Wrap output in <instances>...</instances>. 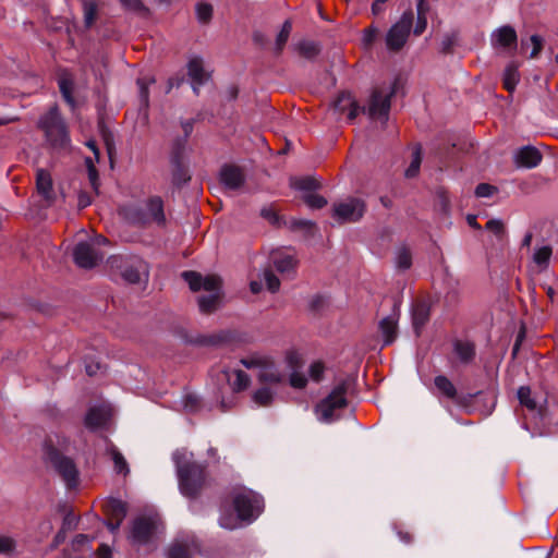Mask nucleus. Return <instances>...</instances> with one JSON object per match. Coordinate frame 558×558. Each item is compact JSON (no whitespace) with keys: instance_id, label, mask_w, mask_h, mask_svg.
Listing matches in <instances>:
<instances>
[{"instance_id":"nucleus-47","label":"nucleus","mask_w":558,"mask_h":558,"mask_svg":"<svg viewBox=\"0 0 558 558\" xmlns=\"http://www.w3.org/2000/svg\"><path fill=\"white\" fill-rule=\"evenodd\" d=\"M426 26H427V20H426V15H425V9H424V7H422V3H418L417 4V21H416V25L413 31L414 34L416 36L421 35L426 29Z\"/></svg>"},{"instance_id":"nucleus-36","label":"nucleus","mask_w":558,"mask_h":558,"mask_svg":"<svg viewBox=\"0 0 558 558\" xmlns=\"http://www.w3.org/2000/svg\"><path fill=\"white\" fill-rule=\"evenodd\" d=\"M529 45H532V51L530 53L531 59H535L538 57L539 52L543 49L544 46V39L539 35H532L527 40L522 39L521 40V48L524 49Z\"/></svg>"},{"instance_id":"nucleus-5","label":"nucleus","mask_w":558,"mask_h":558,"mask_svg":"<svg viewBox=\"0 0 558 558\" xmlns=\"http://www.w3.org/2000/svg\"><path fill=\"white\" fill-rule=\"evenodd\" d=\"M38 128L44 132L46 141L52 149H70L71 138L69 130L57 106L51 107L40 117Z\"/></svg>"},{"instance_id":"nucleus-32","label":"nucleus","mask_w":558,"mask_h":558,"mask_svg":"<svg viewBox=\"0 0 558 558\" xmlns=\"http://www.w3.org/2000/svg\"><path fill=\"white\" fill-rule=\"evenodd\" d=\"M275 397V392L268 387H262L253 393V401L259 407H268Z\"/></svg>"},{"instance_id":"nucleus-49","label":"nucleus","mask_w":558,"mask_h":558,"mask_svg":"<svg viewBox=\"0 0 558 558\" xmlns=\"http://www.w3.org/2000/svg\"><path fill=\"white\" fill-rule=\"evenodd\" d=\"M124 9L138 13H146L148 10L141 0H119Z\"/></svg>"},{"instance_id":"nucleus-45","label":"nucleus","mask_w":558,"mask_h":558,"mask_svg":"<svg viewBox=\"0 0 558 558\" xmlns=\"http://www.w3.org/2000/svg\"><path fill=\"white\" fill-rule=\"evenodd\" d=\"M286 362L291 369L296 371L302 365V354L295 349H290L286 352Z\"/></svg>"},{"instance_id":"nucleus-9","label":"nucleus","mask_w":558,"mask_h":558,"mask_svg":"<svg viewBox=\"0 0 558 558\" xmlns=\"http://www.w3.org/2000/svg\"><path fill=\"white\" fill-rule=\"evenodd\" d=\"M45 453L48 462L61 476L66 487L75 488L78 485V470L74 461L49 444L45 446Z\"/></svg>"},{"instance_id":"nucleus-2","label":"nucleus","mask_w":558,"mask_h":558,"mask_svg":"<svg viewBox=\"0 0 558 558\" xmlns=\"http://www.w3.org/2000/svg\"><path fill=\"white\" fill-rule=\"evenodd\" d=\"M233 508L236 513L230 509L223 508L219 524L227 530L241 527L244 523L253 522L263 511V498L251 489L242 488L233 496Z\"/></svg>"},{"instance_id":"nucleus-4","label":"nucleus","mask_w":558,"mask_h":558,"mask_svg":"<svg viewBox=\"0 0 558 558\" xmlns=\"http://www.w3.org/2000/svg\"><path fill=\"white\" fill-rule=\"evenodd\" d=\"M182 278L192 291L204 290L207 294L199 296L198 305L202 313L214 312L221 300V279L215 275L203 277L196 271H184Z\"/></svg>"},{"instance_id":"nucleus-22","label":"nucleus","mask_w":558,"mask_h":558,"mask_svg":"<svg viewBox=\"0 0 558 558\" xmlns=\"http://www.w3.org/2000/svg\"><path fill=\"white\" fill-rule=\"evenodd\" d=\"M271 260L276 269L281 274L292 272L298 260L292 252H276L271 255Z\"/></svg>"},{"instance_id":"nucleus-24","label":"nucleus","mask_w":558,"mask_h":558,"mask_svg":"<svg viewBox=\"0 0 558 558\" xmlns=\"http://www.w3.org/2000/svg\"><path fill=\"white\" fill-rule=\"evenodd\" d=\"M379 328L386 345L393 342L397 336V318L393 315L385 317L379 323Z\"/></svg>"},{"instance_id":"nucleus-62","label":"nucleus","mask_w":558,"mask_h":558,"mask_svg":"<svg viewBox=\"0 0 558 558\" xmlns=\"http://www.w3.org/2000/svg\"><path fill=\"white\" fill-rule=\"evenodd\" d=\"M148 209H162L163 202L160 196H153L148 199Z\"/></svg>"},{"instance_id":"nucleus-1","label":"nucleus","mask_w":558,"mask_h":558,"mask_svg":"<svg viewBox=\"0 0 558 558\" xmlns=\"http://www.w3.org/2000/svg\"><path fill=\"white\" fill-rule=\"evenodd\" d=\"M395 94V86L374 88L367 107H359L350 93H341L333 102V110L345 113L349 121H353L360 111L367 113L371 120L386 123L389 118L390 99Z\"/></svg>"},{"instance_id":"nucleus-63","label":"nucleus","mask_w":558,"mask_h":558,"mask_svg":"<svg viewBox=\"0 0 558 558\" xmlns=\"http://www.w3.org/2000/svg\"><path fill=\"white\" fill-rule=\"evenodd\" d=\"M98 558H112L111 549L108 545L101 544L97 550Z\"/></svg>"},{"instance_id":"nucleus-48","label":"nucleus","mask_w":558,"mask_h":558,"mask_svg":"<svg viewBox=\"0 0 558 558\" xmlns=\"http://www.w3.org/2000/svg\"><path fill=\"white\" fill-rule=\"evenodd\" d=\"M366 204L359 198H351L348 202H341L339 204H335L332 209H364Z\"/></svg>"},{"instance_id":"nucleus-10","label":"nucleus","mask_w":558,"mask_h":558,"mask_svg":"<svg viewBox=\"0 0 558 558\" xmlns=\"http://www.w3.org/2000/svg\"><path fill=\"white\" fill-rule=\"evenodd\" d=\"M414 14L412 10L405 11L400 20L395 23L386 35V45L390 51H399L405 45L413 25Z\"/></svg>"},{"instance_id":"nucleus-18","label":"nucleus","mask_w":558,"mask_h":558,"mask_svg":"<svg viewBox=\"0 0 558 558\" xmlns=\"http://www.w3.org/2000/svg\"><path fill=\"white\" fill-rule=\"evenodd\" d=\"M111 412L108 404L90 408L85 416V426L93 430L104 427L110 420Z\"/></svg>"},{"instance_id":"nucleus-7","label":"nucleus","mask_w":558,"mask_h":558,"mask_svg":"<svg viewBox=\"0 0 558 558\" xmlns=\"http://www.w3.org/2000/svg\"><path fill=\"white\" fill-rule=\"evenodd\" d=\"M348 389L349 383L342 380L326 398L317 403L315 413L320 422L330 423L340 416V411L348 405Z\"/></svg>"},{"instance_id":"nucleus-19","label":"nucleus","mask_w":558,"mask_h":558,"mask_svg":"<svg viewBox=\"0 0 558 558\" xmlns=\"http://www.w3.org/2000/svg\"><path fill=\"white\" fill-rule=\"evenodd\" d=\"M492 45L495 48L512 49L517 47L518 36L515 29L510 25L497 28L492 34Z\"/></svg>"},{"instance_id":"nucleus-13","label":"nucleus","mask_w":558,"mask_h":558,"mask_svg":"<svg viewBox=\"0 0 558 558\" xmlns=\"http://www.w3.org/2000/svg\"><path fill=\"white\" fill-rule=\"evenodd\" d=\"M105 253L88 242H80L73 251L75 264L81 268H93L102 260Z\"/></svg>"},{"instance_id":"nucleus-64","label":"nucleus","mask_w":558,"mask_h":558,"mask_svg":"<svg viewBox=\"0 0 558 558\" xmlns=\"http://www.w3.org/2000/svg\"><path fill=\"white\" fill-rule=\"evenodd\" d=\"M454 43H456V38H454V36H447V37L442 40V44H441L442 51H444V52H450V51H451L452 46L454 45Z\"/></svg>"},{"instance_id":"nucleus-56","label":"nucleus","mask_w":558,"mask_h":558,"mask_svg":"<svg viewBox=\"0 0 558 558\" xmlns=\"http://www.w3.org/2000/svg\"><path fill=\"white\" fill-rule=\"evenodd\" d=\"M494 192L495 187L486 183H481L475 189V194L477 197H488L493 195Z\"/></svg>"},{"instance_id":"nucleus-35","label":"nucleus","mask_w":558,"mask_h":558,"mask_svg":"<svg viewBox=\"0 0 558 558\" xmlns=\"http://www.w3.org/2000/svg\"><path fill=\"white\" fill-rule=\"evenodd\" d=\"M413 327L415 332L418 335L420 329L425 325L428 319V311L424 305H417L413 310L412 314Z\"/></svg>"},{"instance_id":"nucleus-6","label":"nucleus","mask_w":558,"mask_h":558,"mask_svg":"<svg viewBox=\"0 0 558 558\" xmlns=\"http://www.w3.org/2000/svg\"><path fill=\"white\" fill-rule=\"evenodd\" d=\"M110 270L130 284H146L149 279L148 264L137 256L112 255L108 258Z\"/></svg>"},{"instance_id":"nucleus-15","label":"nucleus","mask_w":558,"mask_h":558,"mask_svg":"<svg viewBox=\"0 0 558 558\" xmlns=\"http://www.w3.org/2000/svg\"><path fill=\"white\" fill-rule=\"evenodd\" d=\"M104 509L108 517L106 524L112 533H116L126 515V504L120 499L110 498L104 504Z\"/></svg>"},{"instance_id":"nucleus-51","label":"nucleus","mask_w":558,"mask_h":558,"mask_svg":"<svg viewBox=\"0 0 558 558\" xmlns=\"http://www.w3.org/2000/svg\"><path fill=\"white\" fill-rule=\"evenodd\" d=\"M264 279L269 291L277 292L279 290L280 281L270 270L264 272Z\"/></svg>"},{"instance_id":"nucleus-20","label":"nucleus","mask_w":558,"mask_h":558,"mask_svg":"<svg viewBox=\"0 0 558 558\" xmlns=\"http://www.w3.org/2000/svg\"><path fill=\"white\" fill-rule=\"evenodd\" d=\"M196 549V544L192 536L178 538L169 547L168 558H191Z\"/></svg>"},{"instance_id":"nucleus-39","label":"nucleus","mask_w":558,"mask_h":558,"mask_svg":"<svg viewBox=\"0 0 558 558\" xmlns=\"http://www.w3.org/2000/svg\"><path fill=\"white\" fill-rule=\"evenodd\" d=\"M412 265V255L407 247H401L396 255V266L398 269L407 270Z\"/></svg>"},{"instance_id":"nucleus-54","label":"nucleus","mask_w":558,"mask_h":558,"mask_svg":"<svg viewBox=\"0 0 558 558\" xmlns=\"http://www.w3.org/2000/svg\"><path fill=\"white\" fill-rule=\"evenodd\" d=\"M90 542L92 538H89L87 535L78 534L73 539L72 547L74 550H81L84 546L89 547Z\"/></svg>"},{"instance_id":"nucleus-29","label":"nucleus","mask_w":558,"mask_h":558,"mask_svg":"<svg viewBox=\"0 0 558 558\" xmlns=\"http://www.w3.org/2000/svg\"><path fill=\"white\" fill-rule=\"evenodd\" d=\"M434 383L437 390L446 398L454 399L457 397L454 385L446 376H436Z\"/></svg>"},{"instance_id":"nucleus-3","label":"nucleus","mask_w":558,"mask_h":558,"mask_svg":"<svg viewBox=\"0 0 558 558\" xmlns=\"http://www.w3.org/2000/svg\"><path fill=\"white\" fill-rule=\"evenodd\" d=\"M192 458L193 454L185 449H179L173 453L179 488L186 497H195L206 483L204 466L192 461Z\"/></svg>"},{"instance_id":"nucleus-21","label":"nucleus","mask_w":558,"mask_h":558,"mask_svg":"<svg viewBox=\"0 0 558 558\" xmlns=\"http://www.w3.org/2000/svg\"><path fill=\"white\" fill-rule=\"evenodd\" d=\"M514 161L519 167L534 168L542 161V154L535 147L524 146L517 150Z\"/></svg>"},{"instance_id":"nucleus-30","label":"nucleus","mask_w":558,"mask_h":558,"mask_svg":"<svg viewBox=\"0 0 558 558\" xmlns=\"http://www.w3.org/2000/svg\"><path fill=\"white\" fill-rule=\"evenodd\" d=\"M551 254L553 250L549 245H543L535 250L533 254V262L536 264L539 270H544L548 267Z\"/></svg>"},{"instance_id":"nucleus-14","label":"nucleus","mask_w":558,"mask_h":558,"mask_svg":"<svg viewBox=\"0 0 558 558\" xmlns=\"http://www.w3.org/2000/svg\"><path fill=\"white\" fill-rule=\"evenodd\" d=\"M262 217L268 221L269 223L281 227L287 226L290 230L295 232H301L304 235H312L314 234L316 228L315 226L308 221L303 219H291L289 221L283 220V218L280 215V211H260Z\"/></svg>"},{"instance_id":"nucleus-38","label":"nucleus","mask_w":558,"mask_h":558,"mask_svg":"<svg viewBox=\"0 0 558 558\" xmlns=\"http://www.w3.org/2000/svg\"><path fill=\"white\" fill-rule=\"evenodd\" d=\"M85 165H86L90 186H92L94 193L97 194L98 186H99V175H98L96 166L94 163V160L90 157H87L85 159Z\"/></svg>"},{"instance_id":"nucleus-31","label":"nucleus","mask_w":558,"mask_h":558,"mask_svg":"<svg viewBox=\"0 0 558 558\" xmlns=\"http://www.w3.org/2000/svg\"><path fill=\"white\" fill-rule=\"evenodd\" d=\"M58 83H59V88H60L63 99L66 101L68 105H70L71 107H74L75 100L72 95V92H73L72 80L69 76L63 75L59 78Z\"/></svg>"},{"instance_id":"nucleus-52","label":"nucleus","mask_w":558,"mask_h":558,"mask_svg":"<svg viewBox=\"0 0 558 558\" xmlns=\"http://www.w3.org/2000/svg\"><path fill=\"white\" fill-rule=\"evenodd\" d=\"M377 34L378 29L374 26H369L366 29H364L362 41L365 48H369L373 45L374 40L377 37Z\"/></svg>"},{"instance_id":"nucleus-40","label":"nucleus","mask_w":558,"mask_h":558,"mask_svg":"<svg viewBox=\"0 0 558 558\" xmlns=\"http://www.w3.org/2000/svg\"><path fill=\"white\" fill-rule=\"evenodd\" d=\"M83 12L86 26H92L97 16V4L92 0H84Z\"/></svg>"},{"instance_id":"nucleus-11","label":"nucleus","mask_w":558,"mask_h":558,"mask_svg":"<svg viewBox=\"0 0 558 558\" xmlns=\"http://www.w3.org/2000/svg\"><path fill=\"white\" fill-rule=\"evenodd\" d=\"M291 185L295 190L304 192L303 201L310 208L322 209L328 205V202L324 196L315 193V191L320 187V183L317 179L313 177L295 178L292 179Z\"/></svg>"},{"instance_id":"nucleus-34","label":"nucleus","mask_w":558,"mask_h":558,"mask_svg":"<svg viewBox=\"0 0 558 558\" xmlns=\"http://www.w3.org/2000/svg\"><path fill=\"white\" fill-rule=\"evenodd\" d=\"M110 454L114 463L116 472L119 474L128 475L130 470L123 454L116 447L110 448Z\"/></svg>"},{"instance_id":"nucleus-28","label":"nucleus","mask_w":558,"mask_h":558,"mask_svg":"<svg viewBox=\"0 0 558 558\" xmlns=\"http://www.w3.org/2000/svg\"><path fill=\"white\" fill-rule=\"evenodd\" d=\"M185 150H186L185 140L177 138L173 141L171 151H170L171 166L185 163Z\"/></svg>"},{"instance_id":"nucleus-42","label":"nucleus","mask_w":558,"mask_h":558,"mask_svg":"<svg viewBox=\"0 0 558 558\" xmlns=\"http://www.w3.org/2000/svg\"><path fill=\"white\" fill-rule=\"evenodd\" d=\"M422 157H421V148L415 147L412 153V160L408 169L405 170V177L407 178H414L420 170Z\"/></svg>"},{"instance_id":"nucleus-41","label":"nucleus","mask_w":558,"mask_h":558,"mask_svg":"<svg viewBox=\"0 0 558 558\" xmlns=\"http://www.w3.org/2000/svg\"><path fill=\"white\" fill-rule=\"evenodd\" d=\"M172 179L175 184L186 183L190 180V174L186 163L172 166Z\"/></svg>"},{"instance_id":"nucleus-33","label":"nucleus","mask_w":558,"mask_h":558,"mask_svg":"<svg viewBox=\"0 0 558 558\" xmlns=\"http://www.w3.org/2000/svg\"><path fill=\"white\" fill-rule=\"evenodd\" d=\"M518 399L522 407H525L530 411L537 410V402L531 395L530 387L522 386L518 390Z\"/></svg>"},{"instance_id":"nucleus-8","label":"nucleus","mask_w":558,"mask_h":558,"mask_svg":"<svg viewBox=\"0 0 558 558\" xmlns=\"http://www.w3.org/2000/svg\"><path fill=\"white\" fill-rule=\"evenodd\" d=\"M241 364L248 369H257V378L263 384H279L284 378L274 361L265 354H251L242 359Z\"/></svg>"},{"instance_id":"nucleus-60","label":"nucleus","mask_w":558,"mask_h":558,"mask_svg":"<svg viewBox=\"0 0 558 558\" xmlns=\"http://www.w3.org/2000/svg\"><path fill=\"white\" fill-rule=\"evenodd\" d=\"M198 407V399L196 396H193V395H186L184 397V408L192 412V411H195Z\"/></svg>"},{"instance_id":"nucleus-44","label":"nucleus","mask_w":558,"mask_h":558,"mask_svg":"<svg viewBox=\"0 0 558 558\" xmlns=\"http://www.w3.org/2000/svg\"><path fill=\"white\" fill-rule=\"evenodd\" d=\"M361 217L362 211H333V220L339 223L357 221Z\"/></svg>"},{"instance_id":"nucleus-61","label":"nucleus","mask_w":558,"mask_h":558,"mask_svg":"<svg viewBox=\"0 0 558 558\" xmlns=\"http://www.w3.org/2000/svg\"><path fill=\"white\" fill-rule=\"evenodd\" d=\"M137 85L140 86V93L142 100L147 105L148 102V88L146 78H138Z\"/></svg>"},{"instance_id":"nucleus-55","label":"nucleus","mask_w":558,"mask_h":558,"mask_svg":"<svg viewBox=\"0 0 558 558\" xmlns=\"http://www.w3.org/2000/svg\"><path fill=\"white\" fill-rule=\"evenodd\" d=\"M15 547V542L13 538L8 536H0V554H9Z\"/></svg>"},{"instance_id":"nucleus-25","label":"nucleus","mask_w":558,"mask_h":558,"mask_svg":"<svg viewBox=\"0 0 558 558\" xmlns=\"http://www.w3.org/2000/svg\"><path fill=\"white\" fill-rule=\"evenodd\" d=\"M519 81L520 74L518 70V64L511 62L506 66L504 72L502 84L505 89H507L509 93H513Z\"/></svg>"},{"instance_id":"nucleus-17","label":"nucleus","mask_w":558,"mask_h":558,"mask_svg":"<svg viewBox=\"0 0 558 558\" xmlns=\"http://www.w3.org/2000/svg\"><path fill=\"white\" fill-rule=\"evenodd\" d=\"M220 182L228 190L240 189L244 181L245 175L240 167L233 165H226L220 170Z\"/></svg>"},{"instance_id":"nucleus-12","label":"nucleus","mask_w":558,"mask_h":558,"mask_svg":"<svg viewBox=\"0 0 558 558\" xmlns=\"http://www.w3.org/2000/svg\"><path fill=\"white\" fill-rule=\"evenodd\" d=\"M161 524L157 515L140 517L133 522L131 538L135 544H147Z\"/></svg>"},{"instance_id":"nucleus-46","label":"nucleus","mask_w":558,"mask_h":558,"mask_svg":"<svg viewBox=\"0 0 558 558\" xmlns=\"http://www.w3.org/2000/svg\"><path fill=\"white\" fill-rule=\"evenodd\" d=\"M196 15L201 23H208L213 16V7L208 3H198L196 7Z\"/></svg>"},{"instance_id":"nucleus-16","label":"nucleus","mask_w":558,"mask_h":558,"mask_svg":"<svg viewBox=\"0 0 558 558\" xmlns=\"http://www.w3.org/2000/svg\"><path fill=\"white\" fill-rule=\"evenodd\" d=\"M35 183L38 195L44 198L48 205H51L56 198L51 173L46 169L38 168L36 170Z\"/></svg>"},{"instance_id":"nucleus-50","label":"nucleus","mask_w":558,"mask_h":558,"mask_svg":"<svg viewBox=\"0 0 558 558\" xmlns=\"http://www.w3.org/2000/svg\"><path fill=\"white\" fill-rule=\"evenodd\" d=\"M325 365L320 361L313 362L310 366V376L313 380L319 381L323 378Z\"/></svg>"},{"instance_id":"nucleus-53","label":"nucleus","mask_w":558,"mask_h":558,"mask_svg":"<svg viewBox=\"0 0 558 558\" xmlns=\"http://www.w3.org/2000/svg\"><path fill=\"white\" fill-rule=\"evenodd\" d=\"M290 384L292 387L301 389L306 386L307 379L303 374L293 371V373L290 376Z\"/></svg>"},{"instance_id":"nucleus-37","label":"nucleus","mask_w":558,"mask_h":558,"mask_svg":"<svg viewBox=\"0 0 558 558\" xmlns=\"http://www.w3.org/2000/svg\"><path fill=\"white\" fill-rule=\"evenodd\" d=\"M319 46L312 40H303L298 44L299 53L306 59H313L319 53Z\"/></svg>"},{"instance_id":"nucleus-26","label":"nucleus","mask_w":558,"mask_h":558,"mask_svg":"<svg viewBox=\"0 0 558 558\" xmlns=\"http://www.w3.org/2000/svg\"><path fill=\"white\" fill-rule=\"evenodd\" d=\"M226 378L234 391H241L247 388L250 377L247 374L240 369H234L226 374Z\"/></svg>"},{"instance_id":"nucleus-23","label":"nucleus","mask_w":558,"mask_h":558,"mask_svg":"<svg viewBox=\"0 0 558 558\" xmlns=\"http://www.w3.org/2000/svg\"><path fill=\"white\" fill-rule=\"evenodd\" d=\"M189 76L193 82V89L197 94L198 86L204 84L208 76L203 68V61L201 58H193L187 64Z\"/></svg>"},{"instance_id":"nucleus-43","label":"nucleus","mask_w":558,"mask_h":558,"mask_svg":"<svg viewBox=\"0 0 558 558\" xmlns=\"http://www.w3.org/2000/svg\"><path fill=\"white\" fill-rule=\"evenodd\" d=\"M291 31H292V24H291V22L289 20H287L283 23L282 28H281V31L278 34L277 39H276V49H277L278 52H280L283 49L286 43L289 39Z\"/></svg>"},{"instance_id":"nucleus-58","label":"nucleus","mask_w":558,"mask_h":558,"mask_svg":"<svg viewBox=\"0 0 558 558\" xmlns=\"http://www.w3.org/2000/svg\"><path fill=\"white\" fill-rule=\"evenodd\" d=\"M181 128H182V131H183V136L180 137V138L181 140H185V142L187 143V138L190 137V135L192 134L193 129H194V120L193 119H189V120L182 121L181 122Z\"/></svg>"},{"instance_id":"nucleus-59","label":"nucleus","mask_w":558,"mask_h":558,"mask_svg":"<svg viewBox=\"0 0 558 558\" xmlns=\"http://www.w3.org/2000/svg\"><path fill=\"white\" fill-rule=\"evenodd\" d=\"M77 205L80 209H84L92 205V195L87 192H80L77 197Z\"/></svg>"},{"instance_id":"nucleus-57","label":"nucleus","mask_w":558,"mask_h":558,"mask_svg":"<svg viewBox=\"0 0 558 558\" xmlns=\"http://www.w3.org/2000/svg\"><path fill=\"white\" fill-rule=\"evenodd\" d=\"M486 229L499 236L504 232V225L499 220H489L486 223Z\"/></svg>"},{"instance_id":"nucleus-27","label":"nucleus","mask_w":558,"mask_h":558,"mask_svg":"<svg viewBox=\"0 0 558 558\" xmlns=\"http://www.w3.org/2000/svg\"><path fill=\"white\" fill-rule=\"evenodd\" d=\"M453 349L454 353L462 362H470L475 355L474 344L468 340H456Z\"/></svg>"}]
</instances>
